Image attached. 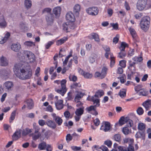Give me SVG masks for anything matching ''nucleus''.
<instances>
[{
	"instance_id": "obj_1",
	"label": "nucleus",
	"mask_w": 151,
	"mask_h": 151,
	"mask_svg": "<svg viewBox=\"0 0 151 151\" xmlns=\"http://www.w3.org/2000/svg\"><path fill=\"white\" fill-rule=\"evenodd\" d=\"M13 71L17 78L22 80L28 79L32 76L30 66L28 63L22 61L15 64Z\"/></svg>"
},
{
	"instance_id": "obj_2",
	"label": "nucleus",
	"mask_w": 151,
	"mask_h": 151,
	"mask_svg": "<svg viewBox=\"0 0 151 151\" xmlns=\"http://www.w3.org/2000/svg\"><path fill=\"white\" fill-rule=\"evenodd\" d=\"M54 82L55 83H57L58 85L56 86L55 89L56 91L62 96H63L67 91L66 88V81L65 79H63L61 81L60 80L55 81Z\"/></svg>"
},
{
	"instance_id": "obj_3",
	"label": "nucleus",
	"mask_w": 151,
	"mask_h": 151,
	"mask_svg": "<svg viewBox=\"0 0 151 151\" xmlns=\"http://www.w3.org/2000/svg\"><path fill=\"white\" fill-rule=\"evenodd\" d=\"M150 18L148 16L143 17L141 19L139 25L140 28L143 31H146L150 27Z\"/></svg>"
},
{
	"instance_id": "obj_4",
	"label": "nucleus",
	"mask_w": 151,
	"mask_h": 151,
	"mask_svg": "<svg viewBox=\"0 0 151 151\" xmlns=\"http://www.w3.org/2000/svg\"><path fill=\"white\" fill-rule=\"evenodd\" d=\"M104 95V93L102 90H99L95 93L94 96H92L90 97H88L87 98V100L89 101H91L93 103L96 104V106H99V100L97 98L101 97Z\"/></svg>"
},
{
	"instance_id": "obj_5",
	"label": "nucleus",
	"mask_w": 151,
	"mask_h": 151,
	"mask_svg": "<svg viewBox=\"0 0 151 151\" xmlns=\"http://www.w3.org/2000/svg\"><path fill=\"white\" fill-rule=\"evenodd\" d=\"M150 2L147 0H139L137 4V9L139 11H142L146 6L151 7V4Z\"/></svg>"
},
{
	"instance_id": "obj_6",
	"label": "nucleus",
	"mask_w": 151,
	"mask_h": 151,
	"mask_svg": "<svg viewBox=\"0 0 151 151\" xmlns=\"http://www.w3.org/2000/svg\"><path fill=\"white\" fill-rule=\"evenodd\" d=\"M23 55L25 58H27L30 62H32L35 60V57L34 54L32 52L28 51H24Z\"/></svg>"
},
{
	"instance_id": "obj_7",
	"label": "nucleus",
	"mask_w": 151,
	"mask_h": 151,
	"mask_svg": "<svg viewBox=\"0 0 151 151\" xmlns=\"http://www.w3.org/2000/svg\"><path fill=\"white\" fill-rule=\"evenodd\" d=\"M99 10L96 7H93L88 8L86 9L87 12L89 14L92 16H96L98 14Z\"/></svg>"
},
{
	"instance_id": "obj_8",
	"label": "nucleus",
	"mask_w": 151,
	"mask_h": 151,
	"mask_svg": "<svg viewBox=\"0 0 151 151\" xmlns=\"http://www.w3.org/2000/svg\"><path fill=\"white\" fill-rule=\"evenodd\" d=\"M124 143H128L129 144V146L127 148L130 151H134V149L132 144L134 142V139H133L129 138H125L124 139Z\"/></svg>"
},
{
	"instance_id": "obj_9",
	"label": "nucleus",
	"mask_w": 151,
	"mask_h": 151,
	"mask_svg": "<svg viewBox=\"0 0 151 151\" xmlns=\"http://www.w3.org/2000/svg\"><path fill=\"white\" fill-rule=\"evenodd\" d=\"M110 124L108 122H105L102 123L100 129L104 132H107L110 130Z\"/></svg>"
},
{
	"instance_id": "obj_10",
	"label": "nucleus",
	"mask_w": 151,
	"mask_h": 151,
	"mask_svg": "<svg viewBox=\"0 0 151 151\" xmlns=\"http://www.w3.org/2000/svg\"><path fill=\"white\" fill-rule=\"evenodd\" d=\"M51 115L53 119L55 121L57 124L59 126L63 122V120L59 116H57L55 113H53Z\"/></svg>"
},
{
	"instance_id": "obj_11",
	"label": "nucleus",
	"mask_w": 151,
	"mask_h": 151,
	"mask_svg": "<svg viewBox=\"0 0 151 151\" xmlns=\"http://www.w3.org/2000/svg\"><path fill=\"white\" fill-rule=\"evenodd\" d=\"M7 26V23L3 15L0 14V28H4Z\"/></svg>"
},
{
	"instance_id": "obj_12",
	"label": "nucleus",
	"mask_w": 151,
	"mask_h": 151,
	"mask_svg": "<svg viewBox=\"0 0 151 151\" xmlns=\"http://www.w3.org/2000/svg\"><path fill=\"white\" fill-rule=\"evenodd\" d=\"M66 18L67 20L69 22H73L75 20L74 16L71 12H69L66 14Z\"/></svg>"
},
{
	"instance_id": "obj_13",
	"label": "nucleus",
	"mask_w": 151,
	"mask_h": 151,
	"mask_svg": "<svg viewBox=\"0 0 151 151\" xmlns=\"http://www.w3.org/2000/svg\"><path fill=\"white\" fill-rule=\"evenodd\" d=\"M22 130L20 129H17L12 136V138L14 140H16L19 138L21 136Z\"/></svg>"
},
{
	"instance_id": "obj_14",
	"label": "nucleus",
	"mask_w": 151,
	"mask_h": 151,
	"mask_svg": "<svg viewBox=\"0 0 151 151\" xmlns=\"http://www.w3.org/2000/svg\"><path fill=\"white\" fill-rule=\"evenodd\" d=\"M55 103L57 109L60 110L63 109V101L62 100H55Z\"/></svg>"
},
{
	"instance_id": "obj_15",
	"label": "nucleus",
	"mask_w": 151,
	"mask_h": 151,
	"mask_svg": "<svg viewBox=\"0 0 151 151\" xmlns=\"http://www.w3.org/2000/svg\"><path fill=\"white\" fill-rule=\"evenodd\" d=\"M11 49L15 52L18 51L21 48V45L19 43L12 44L11 46Z\"/></svg>"
},
{
	"instance_id": "obj_16",
	"label": "nucleus",
	"mask_w": 151,
	"mask_h": 151,
	"mask_svg": "<svg viewBox=\"0 0 151 151\" xmlns=\"http://www.w3.org/2000/svg\"><path fill=\"white\" fill-rule=\"evenodd\" d=\"M46 21L49 25H51L53 23L54 17L52 14L50 13L46 17Z\"/></svg>"
},
{
	"instance_id": "obj_17",
	"label": "nucleus",
	"mask_w": 151,
	"mask_h": 151,
	"mask_svg": "<svg viewBox=\"0 0 151 151\" xmlns=\"http://www.w3.org/2000/svg\"><path fill=\"white\" fill-rule=\"evenodd\" d=\"M61 8L60 6H57L53 9V12L55 15L56 18H58L60 16Z\"/></svg>"
},
{
	"instance_id": "obj_18",
	"label": "nucleus",
	"mask_w": 151,
	"mask_h": 151,
	"mask_svg": "<svg viewBox=\"0 0 151 151\" xmlns=\"http://www.w3.org/2000/svg\"><path fill=\"white\" fill-rule=\"evenodd\" d=\"M4 85L6 89L8 91H11L12 90L14 85L13 83L12 82L7 81L4 83Z\"/></svg>"
},
{
	"instance_id": "obj_19",
	"label": "nucleus",
	"mask_w": 151,
	"mask_h": 151,
	"mask_svg": "<svg viewBox=\"0 0 151 151\" xmlns=\"http://www.w3.org/2000/svg\"><path fill=\"white\" fill-rule=\"evenodd\" d=\"M46 124L48 127L52 129H54L56 127L55 123L52 120H48L46 122Z\"/></svg>"
},
{
	"instance_id": "obj_20",
	"label": "nucleus",
	"mask_w": 151,
	"mask_h": 151,
	"mask_svg": "<svg viewBox=\"0 0 151 151\" xmlns=\"http://www.w3.org/2000/svg\"><path fill=\"white\" fill-rule=\"evenodd\" d=\"M128 30L133 38L136 39L137 35L135 29L132 27H129L128 28Z\"/></svg>"
},
{
	"instance_id": "obj_21",
	"label": "nucleus",
	"mask_w": 151,
	"mask_h": 151,
	"mask_svg": "<svg viewBox=\"0 0 151 151\" xmlns=\"http://www.w3.org/2000/svg\"><path fill=\"white\" fill-rule=\"evenodd\" d=\"M142 105L145 109L146 111L149 110V107L151 105V101L150 100L148 99L144 101L142 104Z\"/></svg>"
},
{
	"instance_id": "obj_22",
	"label": "nucleus",
	"mask_w": 151,
	"mask_h": 151,
	"mask_svg": "<svg viewBox=\"0 0 151 151\" xmlns=\"http://www.w3.org/2000/svg\"><path fill=\"white\" fill-rule=\"evenodd\" d=\"M10 71L9 70L1 69L0 70V76L2 77L7 76L8 74L10 73Z\"/></svg>"
},
{
	"instance_id": "obj_23",
	"label": "nucleus",
	"mask_w": 151,
	"mask_h": 151,
	"mask_svg": "<svg viewBox=\"0 0 151 151\" xmlns=\"http://www.w3.org/2000/svg\"><path fill=\"white\" fill-rule=\"evenodd\" d=\"M80 5L79 4H77L74 6L73 7V11L76 15H78L79 14V12L80 11Z\"/></svg>"
},
{
	"instance_id": "obj_24",
	"label": "nucleus",
	"mask_w": 151,
	"mask_h": 151,
	"mask_svg": "<svg viewBox=\"0 0 151 151\" xmlns=\"http://www.w3.org/2000/svg\"><path fill=\"white\" fill-rule=\"evenodd\" d=\"M8 64L7 61L5 57L2 56L1 58L0 59V64L1 65L6 66L8 65Z\"/></svg>"
},
{
	"instance_id": "obj_25",
	"label": "nucleus",
	"mask_w": 151,
	"mask_h": 151,
	"mask_svg": "<svg viewBox=\"0 0 151 151\" xmlns=\"http://www.w3.org/2000/svg\"><path fill=\"white\" fill-rule=\"evenodd\" d=\"M24 5L25 7L27 9L30 8L32 6V1L31 0H24Z\"/></svg>"
},
{
	"instance_id": "obj_26",
	"label": "nucleus",
	"mask_w": 151,
	"mask_h": 151,
	"mask_svg": "<svg viewBox=\"0 0 151 151\" xmlns=\"http://www.w3.org/2000/svg\"><path fill=\"white\" fill-rule=\"evenodd\" d=\"M68 40V38L67 37H64L62 39L57 40L56 41V44L57 45H60L64 43Z\"/></svg>"
},
{
	"instance_id": "obj_27",
	"label": "nucleus",
	"mask_w": 151,
	"mask_h": 151,
	"mask_svg": "<svg viewBox=\"0 0 151 151\" xmlns=\"http://www.w3.org/2000/svg\"><path fill=\"white\" fill-rule=\"evenodd\" d=\"M135 136L137 138H142V139H144L145 134L143 132H137L135 134Z\"/></svg>"
},
{
	"instance_id": "obj_28",
	"label": "nucleus",
	"mask_w": 151,
	"mask_h": 151,
	"mask_svg": "<svg viewBox=\"0 0 151 151\" xmlns=\"http://www.w3.org/2000/svg\"><path fill=\"white\" fill-rule=\"evenodd\" d=\"M84 112V107L79 108L76 109L75 111L76 115H78L80 116L83 114Z\"/></svg>"
},
{
	"instance_id": "obj_29",
	"label": "nucleus",
	"mask_w": 151,
	"mask_h": 151,
	"mask_svg": "<svg viewBox=\"0 0 151 151\" xmlns=\"http://www.w3.org/2000/svg\"><path fill=\"white\" fill-rule=\"evenodd\" d=\"M97 55L95 53H93L91 56L89 58V62L91 63H94L95 62V59L97 57Z\"/></svg>"
},
{
	"instance_id": "obj_30",
	"label": "nucleus",
	"mask_w": 151,
	"mask_h": 151,
	"mask_svg": "<svg viewBox=\"0 0 151 151\" xmlns=\"http://www.w3.org/2000/svg\"><path fill=\"white\" fill-rule=\"evenodd\" d=\"M83 94L81 92H78L76 95L74 100L76 102H78V101L80 100V99L83 97Z\"/></svg>"
},
{
	"instance_id": "obj_31",
	"label": "nucleus",
	"mask_w": 151,
	"mask_h": 151,
	"mask_svg": "<svg viewBox=\"0 0 151 151\" xmlns=\"http://www.w3.org/2000/svg\"><path fill=\"white\" fill-rule=\"evenodd\" d=\"M27 108L29 109H32L33 107V101L31 99H29L26 101Z\"/></svg>"
},
{
	"instance_id": "obj_32",
	"label": "nucleus",
	"mask_w": 151,
	"mask_h": 151,
	"mask_svg": "<svg viewBox=\"0 0 151 151\" xmlns=\"http://www.w3.org/2000/svg\"><path fill=\"white\" fill-rule=\"evenodd\" d=\"M131 130L128 127H125L122 129V132L125 135H127L131 133Z\"/></svg>"
},
{
	"instance_id": "obj_33",
	"label": "nucleus",
	"mask_w": 151,
	"mask_h": 151,
	"mask_svg": "<svg viewBox=\"0 0 151 151\" xmlns=\"http://www.w3.org/2000/svg\"><path fill=\"white\" fill-rule=\"evenodd\" d=\"M145 127L146 125L144 123H139L138 124V129L139 130L144 132L145 130Z\"/></svg>"
},
{
	"instance_id": "obj_34",
	"label": "nucleus",
	"mask_w": 151,
	"mask_h": 151,
	"mask_svg": "<svg viewBox=\"0 0 151 151\" xmlns=\"http://www.w3.org/2000/svg\"><path fill=\"white\" fill-rule=\"evenodd\" d=\"M136 62H132L131 61H129V66L128 67V68L130 70H131L132 69V68H133V70H135V64H136Z\"/></svg>"
},
{
	"instance_id": "obj_35",
	"label": "nucleus",
	"mask_w": 151,
	"mask_h": 151,
	"mask_svg": "<svg viewBox=\"0 0 151 151\" xmlns=\"http://www.w3.org/2000/svg\"><path fill=\"white\" fill-rule=\"evenodd\" d=\"M107 68L105 67H104L102 68L101 71V78H103L106 76L107 72Z\"/></svg>"
},
{
	"instance_id": "obj_36",
	"label": "nucleus",
	"mask_w": 151,
	"mask_h": 151,
	"mask_svg": "<svg viewBox=\"0 0 151 151\" xmlns=\"http://www.w3.org/2000/svg\"><path fill=\"white\" fill-rule=\"evenodd\" d=\"M91 35L92 38L94 39L96 41L98 42L100 41V39L98 34L96 33H93L91 34Z\"/></svg>"
},
{
	"instance_id": "obj_37",
	"label": "nucleus",
	"mask_w": 151,
	"mask_h": 151,
	"mask_svg": "<svg viewBox=\"0 0 151 151\" xmlns=\"http://www.w3.org/2000/svg\"><path fill=\"white\" fill-rule=\"evenodd\" d=\"M41 135L40 133H37V134L34 133L32 134V139L34 140H36L39 138H41Z\"/></svg>"
},
{
	"instance_id": "obj_38",
	"label": "nucleus",
	"mask_w": 151,
	"mask_h": 151,
	"mask_svg": "<svg viewBox=\"0 0 151 151\" xmlns=\"http://www.w3.org/2000/svg\"><path fill=\"white\" fill-rule=\"evenodd\" d=\"M58 99V96H56L54 98V96L52 94H50L48 95V101L54 100L55 101V100L57 101Z\"/></svg>"
},
{
	"instance_id": "obj_39",
	"label": "nucleus",
	"mask_w": 151,
	"mask_h": 151,
	"mask_svg": "<svg viewBox=\"0 0 151 151\" xmlns=\"http://www.w3.org/2000/svg\"><path fill=\"white\" fill-rule=\"evenodd\" d=\"M32 132V129H29L28 128H26L23 130L22 131V134L23 135L25 136L29 133Z\"/></svg>"
},
{
	"instance_id": "obj_40",
	"label": "nucleus",
	"mask_w": 151,
	"mask_h": 151,
	"mask_svg": "<svg viewBox=\"0 0 151 151\" xmlns=\"http://www.w3.org/2000/svg\"><path fill=\"white\" fill-rule=\"evenodd\" d=\"M46 146V143L45 142H43L39 144L38 148L40 150H43L45 149Z\"/></svg>"
},
{
	"instance_id": "obj_41",
	"label": "nucleus",
	"mask_w": 151,
	"mask_h": 151,
	"mask_svg": "<svg viewBox=\"0 0 151 151\" xmlns=\"http://www.w3.org/2000/svg\"><path fill=\"white\" fill-rule=\"evenodd\" d=\"M16 110H14L12 113L9 120L10 123L12 122V121L14 120L16 116Z\"/></svg>"
},
{
	"instance_id": "obj_42",
	"label": "nucleus",
	"mask_w": 151,
	"mask_h": 151,
	"mask_svg": "<svg viewBox=\"0 0 151 151\" xmlns=\"http://www.w3.org/2000/svg\"><path fill=\"white\" fill-rule=\"evenodd\" d=\"M128 46V44L125 42H122L119 48L121 51H124L126 47Z\"/></svg>"
},
{
	"instance_id": "obj_43",
	"label": "nucleus",
	"mask_w": 151,
	"mask_h": 151,
	"mask_svg": "<svg viewBox=\"0 0 151 151\" xmlns=\"http://www.w3.org/2000/svg\"><path fill=\"white\" fill-rule=\"evenodd\" d=\"M139 95L146 96L147 94V91L145 89H142L139 91Z\"/></svg>"
},
{
	"instance_id": "obj_44",
	"label": "nucleus",
	"mask_w": 151,
	"mask_h": 151,
	"mask_svg": "<svg viewBox=\"0 0 151 151\" xmlns=\"http://www.w3.org/2000/svg\"><path fill=\"white\" fill-rule=\"evenodd\" d=\"M126 89H123L122 90L120 91L119 93V95L120 96L123 98L126 96Z\"/></svg>"
},
{
	"instance_id": "obj_45",
	"label": "nucleus",
	"mask_w": 151,
	"mask_h": 151,
	"mask_svg": "<svg viewBox=\"0 0 151 151\" xmlns=\"http://www.w3.org/2000/svg\"><path fill=\"white\" fill-rule=\"evenodd\" d=\"M132 60L136 62H141L143 60L142 58V57H137L135 56L132 58Z\"/></svg>"
},
{
	"instance_id": "obj_46",
	"label": "nucleus",
	"mask_w": 151,
	"mask_h": 151,
	"mask_svg": "<svg viewBox=\"0 0 151 151\" xmlns=\"http://www.w3.org/2000/svg\"><path fill=\"white\" fill-rule=\"evenodd\" d=\"M24 44L25 45L28 47H32L35 45L33 42L31 41H26L24 43Z\"/></svg>"
},
{
	"instance_id": "obj_47",
	"label": "nucleus",
	"mask_w": 151,
	"mask_h": 151,
	"mask_svg": "<svg viewBox=\"0 0 151 151\" xmlns=\"http://www.w3.org/2000/svg\"><path fill=\"white\" fill-rule=\"evenodd\" d=\"M115 63L114 58L112 54H110V66L112 67Z\"/></svg>"
},
{
	"instance_id": "obj_48",
	"label": "nucleus",
	"mask_w": 151,
	"mask_h": 151,
	"mask_svg": "<svg viewBox=\"0 0 151 151\" xmlns=\"http://www.w3.org/2000/svg\"><path fill=\"white\" fill-rule=\"evenodd\" d=\"M126 122V120L125 118L123 116H122L119 119V124L120 126H122L125 124V122Z\"/></svg>"
},
{
	"instance_id": "obj_49",
	"label": "nucleus",
	"mask_w": 151,
	"mask_h": 151,
	"mask_svg": "<svg viewBox=\"0 0 151 151\" xmlns=\"http://www.w3.org/2000/svg\"><path fill=\"white\" fill-rule=\"evenodd\" d=\"M118 151H130L127 148L122 146H118L117 147Z\"/></svg>"
},
{
	"instance_id": "obj_50",
	"label": "nucleus",
	"mask_w": 151,
	"mask_h": 151,
	"mask_svg": "<svg viewBox=\"0 0 151 151\" xmlns=\"http://www.w3.org/2000/svg\"><path fill=\"white\" fill-rule=\"evenodd\" d=\"M126 55V54L124 51H121L118 54V57L120 58H123Z\"/></svg>"
},
{
	"instance_id": "obj_51",
	"label": "nucleus",
	"mask_w": 151,
	"mask_h": 151,
	"mask_svg": "<svg viewBox=\"0 0 151 151\" xmlns=\"http://www.w3.org/2000/svg\"><path fill=\"white\" fill-rule=\"evenodd\" d=\"M20 26L21 29H22L23 31H26L28 29L27 25L24 23H21Z\"/></svg>"
},
{
	"instance_id": "obj_52",
	"label": "nucleus",
	"mask_w": 151,
	"mask_h": 151,
	"mask_svg": "<svg viewBox=\"0 0 151 151\" xmlns=\"http://www.w3.org/2000/svg\"><path fill=\"white\" fill-rule=\"evenodd\" d=\"M63 29L64 31L66 32H69L70 31V29L68 27V26L67 24L65 23H64L63 25Z\"/></svg>"
},
{
	"instance_id": "obj_53",
	"label": "nucleus",
	"mask_w": 151,
	"mask_h": 151,
	"mask_svg": "<svg viewBox=\"0 0 151 151\" xmlns=\"http://www.w3.org/2000/svg\"><path fill=\"white\" fill-rule=\"evenodd\" d=\"M137 113L139 115H142L144 113V110L141 107H139L137 110Z\"/></svg>"
},
{
	"instance_id": "obj_54",
	"label": "nucleus",
	"mask_w": 151,
	"mask_h": 151,
	"mask_svg": "<svg viewBox=\"0 0 151 151\" xmlns=\"http://www.w3.org/2000/svg\"><path fill=\"white\" fill-rule=\"evenodd\" d=\"M54 41L53 40L48 42L45 45V49H49L50 46L54 44Z\"/></svg>"
},
{
	"instance_id": "obj_55",
	"label": "nucleus",
	"mask_w": 151,
	"mask_h": 151,
	"mask_svg": "<svg viewBox=\"0 0 151 151\" xmlns=\"http://www.w3.org/2000/svg\"><path fill=\"white\" fill-rule=\"evenodd\" d=\"M69 78L70 81H76L77 79V77L76 76L73 75H70L69 77Z\"/></svg>"
},
{
	"instance_id": "obj_56",
	"label": "nucleus",
	"mask_w": 151,
	"mask_h": 151,
	"mask_svg": "<svg viewBox=\"0 0 151 151\" xmlns=\"http://www.w3.org/2000/svg\"><path fill=\"white\" fill-rule=\"evenodd\" d=\"M83 76L85 78H91L92 77V74L86 72H85Z\"/></svg>"
},
{
	"instance_id": "obj_57",
	"label": "nucleus",
	"mask_w": 151,
	"mask_h": 151,
	"mask_svg": "<svg viewBox=\"0 0 151 151\" xmlns=\"http://www.w3.org/2000/svg\"><path fill=\"white\" fill-rule=\"evenodd\" d=\"M114 139L115 141L119 142L121 140V136L120 134H117L114 135Z\"/></svg>"
},
{
	"instance_id": "obj_58",
	"label": "nucleus",
	"mask_w": 151,
	"mask_h": 151,
	"mask_svg": "<svg viewBox=\"0 0 151 151\" xmlns=\"http://www.w3.org/2000/svg\"><path fill=\"white\" fill-rule=\"evenodd\" d=\"M126 62L125 60H122L119 62L120 65L122 68H124L126 66Z\"/></svg>"
},
{
	"instance_id": "obj_59",
	"label": "nucleus",
	"mask_w": 151,
	"mask_h": 151,
	"mask_svg": "<svg viewBox=\"0 0 151 151\" xmlns=\"http://www.w3.org/2000/svg\"><path fill=\"white\" fill-rule=\"evenodd\" d=\"M94 104H95L94 106H91L87 108V111L88 112H90L91 111H93L95 109V106H95L96 104H94Z\"/></svg>"
},
{
	"instance_id": "obj_60",
	"label": "nucleus",
	"mask_w": 151,
	"mask_h": 151,
	"mask_svg": "<svg viewBox=\"0 0 151 151\" xmlns=\"http://www.w3.org/2000/svg\"><path fill=\"white\" fill-rule=\"evenodd\" d=\"M134 50L133 49H130L129 50L127 57H129L133 56L134 55Z\"/></svg>"
},
{
	"instance_id": "obj_61",
	"label": "nucleus",
	"mask_w": 151,
	"mask_h": 151,
	"mask_svg": "<svg viewBox=\"0 0 151 151\" xmlns=\"http://www.w3.org/2000/svg\"><path fill=\"white\" fill-rule=\"evenodd\" d=\"M135 73L131 71L130 73H128L127 76V78L128 79L131 80L132 78H133V75L135 74Z\"/></svg>"
},
{
	"instance_id": "obj_62",
	"label": "nucleus",
	"mask_w": 151,
	"mask_h": 151,
	"mask_svg": "<svg viewBox=\"0 0 151 151\" xmlns=\"http://www.w3.org/2000/svg\"><path fill=\"white\" fill-rule=\"evenodd\" d=\"M72 139V137L70 134H68L67 135L66 139L67 142H69Z\"/></svg>"
},
{
	"instance_id": "obj_63",
	"label": "nucleus",
	"mask_w": 151,
	"mask_h": 151,
	"mask_svg": "<svg viewBox=\"0 0 151 151\" xmlns=\"http://www.w3.org/2000/svg\"><path fill=\"white\" fill-rule=\"evenodd\" d=\"M64 114L65 117L67 119H68L70 116V113L68 111H65Z\"/></svg>"
},
{
	"instance_id": "obj_64",
	"label": "nucleus",
	"mask_w": 151,
	"mask_h": 151,
	"mask_svg": "<svg viewBox=\"0 0 151 151\" xmlns=\"http://www.w3.org/2000/svg\"><path fill=\"white\" fill-rule=\"evenodd\" d=\"M126 122H127L128 127H131L133 125V122L132 120L128 119Z\"/></svg>"
}]
</instances>
